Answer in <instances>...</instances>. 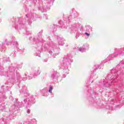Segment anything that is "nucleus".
I'll use <instances>...</instances> for the list:
<instances>
[{
    "instance_id": "obj_2",
    "label": "nucleus",
    "mask_w": 124,
    "mask_h": 124,
    "mask_svg": "<svg viewBox=\"0 0 124 124\" xmlns=\"http://www.w3.org/2000/svg\"><path fill=\"white\" fill-rule=\"evenodd\" d=\"M52 91H53V87H50L49 90H48L49 93H52Z\"/></svg>"
},
{
    "instance_id": "obj_1",
    "label": "nucleus",
    "mask_w": 124,
    "mask_h": 124,
    "mask_svg": "<svg viewBox=\"0 0 124 124\" xmlns=\"http://www.w3.org/2000/svg\"><path fill=\"white\" fill-rule=\"evenodd\" d=\"M85 48L83 47H81L79 48V50L80 52H84L85 51Z\"/></svg>"
},
{
    "instance_id": "obj_4",
    "label": "nucleus",
    "mask_w": 124,
    "mask_h": 124,
    "mask_svg": "<svg viewBox=\"0 0 124 124\" xmlns=\"http://www.w3.org/2000/svg\"><path fill=\"white\" fill-rule=\"evenodd\" d=\"M85 34H86L87 36H89L90 35V34H89V33H85Z\"/></svg>"
},
{
    "instance_id": "obj_3",
    "label": "nucleus",
    "mask_w": 124,
    "mask_h": 124,
    "mask_svg": "<svg viewBox=\"0 0 124 124\" xmlns=\"http://www.w3.org/2000/svg\"><path fill=\"white\" fill-rule=\"evenodd\" d=\"M61 42H63V40H61V41L59 42L60 44H61L62 45V44H63V43H61Z\"/></svg>"
},
{
    "instance_id": "obj_5",
    "label": "nucleus",
    "mask_w": 124,
    "mask_h": 124,
    "mask_svg": "<svg viewBox=\"0 0 124 124\" xmlns=\"http://www.w3.org/2000/svg\"><path fill=\"white\" fill-rule=\"evenodd\" d=\"M27 113H28V114H30V110H27Z\"/></svg>"
}]
</instances>
